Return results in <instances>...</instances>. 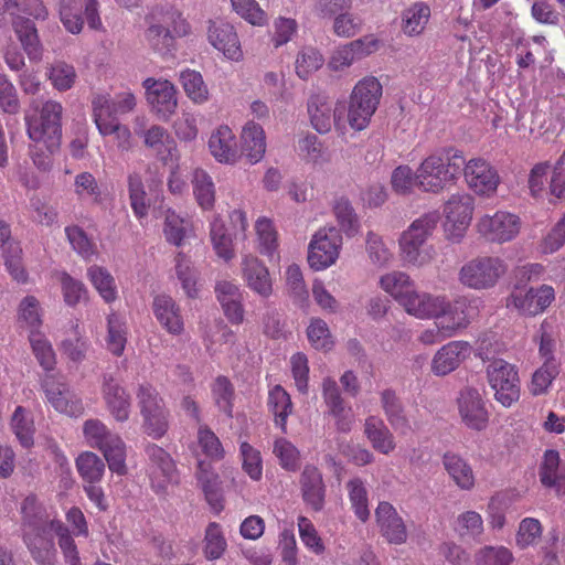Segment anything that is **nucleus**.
I'll return each mask as SVG.
<instances>
[{
	"label": "nucleus",
	"instance_id": "19",
	"mask_svg": "<svg viewBox=\"0 0 565 565\" xmlns=\"http://www.w3.org/2000/svg\"><path fill=\"white\" fill-rule=\"evenodd\" d=\"M344 106L337 104L333 106L332 102L322 95L312 96L308 102V115L310 124L319 134H327L334 125L338 131L343 132L347 127L343 117Z\"/></svg>",
	"mask_w": 565,
	"mask_h": 565
},
{
	"label": "nucleus",
	"instance_id": "28",
	"mask_svg": "<svg viewBox=\"0 0 565 565\" xmlns=\"http://www.w3.org/2000/svg\"><path fill=\"white\" fill-rule=\"evenodd\" d=\"M152 310L157 321L168 333L181 335L184 332V320L181 309L172 297L168 295L154 297Z\"/></svg>",
	"mask_w": 565,
	"mask_h": 565
},
{
	"label": "nucleus",
	"instance_id": "30",
	"mask_svg": "<svg viewBox=\"0 0 565 565\" xmlns=\"http://www.w3.org/2000/svg\"><path fill=\"white\" fill-rule=\"evenodd\" d=\"M103 396L107 409L116 422L124 423L129 419L131 401L126 390L114 379H106L103 386Z\"/></svg>",
	"mask_w": 565,
	"mask_h": 565
},
{
	"label": "nucleus",
	"instance_id": "45",
	"mask_svg": "<svg viewBox=\"0 0 565 565\" xmlns=\"http://www.w3.org/2000/svg\"><path fill=\"white\" fill-rule=\"evenodd\" d=\"M227 550V541L221 524H207L203 539V555L209 561L220 559Z\"/></svg>",
	"mask_w": 565,
	"mask_h": 565
},
{
	"label": "nucleus",
	"instance_id": "11",
	"mask_svg": "<svg viewBox=\"0 0 565 565\" xmlns=\"http://www.w3.org/2000/svg\"><path fill=\"white\" fill-rule=\"evenodd\" d=\"M476 231L480 237L492 244H505L515 239L522 230L521 217L508 210H497L478 217Z\"/></svg>",
	"mask_w": 565,
	"mask_h": 565
},
{
	"label": "nucleus",
	"instance_id": "12",
	"mask_svg": "<svg viewBox=\"0 0 565 565\" xmlns=\"http://www.w3.org/2000/svg\"><path fill=\"white\" fill-rule=\"evenodd\" d=\"M93 119L102 136H114L116 146L121 151L132 148L134 138L128 126L113 116V104L108 94H98L92 100Z\"/></svg>",
	"mask_w": 565,
	"mask_h": 565
},
{
	"label": "nucleus",
	"instance_id": "43",
	"mask_svg": "<svg viewBox=\"0 0 565 565\" xmlns=\"http://www.w3.org/2000/svg\"><path fill=\"white\" fill-rule=\"evenodd\" d=\"M365 252L370 263L379 268L390 266L394 260V253L388 242L374 232L366 234Z\"/></svg>",
	"mask_w": 565,
	"mask_h": 565
},
{
	"label": "nucleus",
	"instance_id": "8",
	"mask_svg": "<svg viewBox=\"0 0 565 565\" xmlns=\"http://www.w3.org/2000/svg\"><path fill=\"white\" fill-rule=\"evenodd\" d=\"M486 376L493 398L504 408H510L521 396V380L518 367L503 360L494 359L486 367Z\"/></svg>",
	"mask_w": 565,
	"mask_h": 565
},
{
	"label": "nucleus",
	"instance_id": "62",
	"mask_svg": "<svg viewBox=\"0 0 565 565\" xmlns=\"http://www.w3.org/2000/svg\"><path fill=\"white\" fill-rule=\"evenodd\" d=\"M128 190L130 206L139 220L146 217L150 207V200L143 188L142 180L139 174L131 173L128 178Z\"/></svg>",
	"mask_w": 565,
	"mask_h": 565
},
{
	"label": "nucleus",
	"instance_id": "23",
	"mask_svg": "<svg viewBox=\"0 0 565 565\" xmlns=\"http://www.w3.org/2000/svg\"><path fill=\"white\" fill-rule=\"evenodd\" d=\"M209 43L227 60L239 62L243 60V50L237 32L228 22H211L207 30Z\"/></svg>",
	"mask_w": 565,
	"mask_h": 565
},
{
	"label": "nucleus",
	"instance_id": "41",
	"mask_svg": "<svg viewBox=\"0 0 565 565\" xmlns=\"http://www.w3.org/2000/svg\"><path fill=\"white\" fill-rule=\"evenodd\" d=\"M511 507V498L505 492H497L490 497L486 514L488 525L492 531H502L508 523V512Z\"/></svg>",
	"mask_w": 565,
	"mask_h": 565
},
{
	"label": "nucleus",
	"instance_id": "59",
	"mask_svg": "<svg viewBox=\"0 0 565 565\" xmlns=\"http://www.w3.org/2000/svg\"><path fill=\"white\" fill-rule=\"evenodd\" d=\"M454 530L462 539L479 537L484 530L483 519L477 511H463L456 518Z\"/></svg>",
	"mask_w": 565,
	"mask_h": 565
},
{
	"label": "nucleus",
	"instance_id": "20",
	"mask_svg": "<svg viewBox=\"0 0 565 565\" xmlns=\"http://www.w3.org/2000/svg\"><path fill=\"white\" fill-rule=\"evenodd\" d=\"M241 277L246 287L263 299L274 294V278L265 263L253 253H244L239 263Z\"/></svg>",
	"mask_w": 565,
	"mask_h": 565
},
{
	"label": "nucleus",
	"instance_id": "63",
	"mask_svg": "<svg viewBox=\"0 0 565 565\" xmlns=\"http://www.w3.org/2000/svg\"><path fill=\"white\" fill-rule=\"evenodd\" d=\"M11 428L24 448H30L33 445V420L26 409L18 406L11 417Z\"/></svg>",
	"mask_w": 565,
	"mask_h": 565
},
{
	"label": "nucleus",
	"instance_id": "57",
	"mask_svg": "<svg viewBox=\"0 0 565 565\" xmlns=\"http://www.w3.org/2000/svg\"><path fill=\"white\" fill-rule=\"evenodd\" d=\"M82 0H60L58 15L65 30L72 34H78L83 30Z\"/></svg>",
	"mask_w": 565,
	"mask_h": 565
},
{
	"label": "nucleus",
	"instance_id": "7",
	"mask_svg": "<svg viewBox=\"0 0 565 565\" xmlns=\"http://www.w3.org/2000/svg\"><path fill=\"white\" fill-rule=\"evenodd\" d=\"M343 247L341 231L332 225L318 228L307 247V263L313 271H323L334 266Z\"/></svg>",
	"mask_w": 565,
	"mask_h": 565
},
{
	"label": "nucleus",
	"instance_id": "22",
	"mask_svg": "<svg viewBox=\"0 0 565 565\" xmlns=\"http://www.w3.org/2000/svg\"><path fill=\"white\" fill-rule=\"evenodd\" d=\"M149 456V478L151 486L157 492H166L169 487L178 481L177 470L171 457L158 446L147 448Z\"/></svg>",
	"mask_w": 565,
	"mask_h": 565
},
{
	"label": "nucleus",
	"instance_id": "61",
	"mask_svg": "<svg viewBox=\"0 0 565 565\" xmlns=\"http://www.w3.org/2000/svg\"><path fill=\"white\" fill-rule=\"evenodd\" d=\"M233 11L253 26H265L268 22L266 11L256 0H230Z\"/></svg>",
	"mask_w": 565,
	"mask_h": 565
},
{
	"label": "nucleus",
	"instance_id": "48",
	"mask_svg": "<svg viewBox=\"0 0 565 565\" xmlns=\"http://www.w3.org/2000/svg\"><path fill=\"white\" fill-rule=\"evenodd\" d=\"M175 275L186 296L196 298L200 291L199 273L183 253H179L175 256Z\"/></svg>",
	"mask_w": 565,
	"mask_h": 565
},
{
	"label": "nucleus",
	"instance_id": "35",
	"mask_svg": "<svg viewBox=\"0 0 565 565\" xmlns=\"http://www.w3.org/2000/svg\"><path fill=\"white\" fill-rule=\"evenodd\" d=\"M544 536V525L537 518L525 516L516 525L514 533V546L519 551L535 550L540 546Z\"/></svg>",
	"mask_w": 565,
	"mask_h": 565
},
{
	"label": "nucleus",
	"instance_id": "58",
	"mask_svg": "<svg viewBox=\"0 0 565 565\" xmlns=\"http://www.w3.org/2000/svg\"><path fill=\"white\" fill-rule=\"evenodd\" d=\"M475 565H511L514 562L512 551L503 545H484L476 551Z\"/></svg>",
	"mask_w": 565,
	"mask_h": 565
},
{
	"label": "nucleus",
	"instance_id": "56",
	"mask_svg": "<svg viewBox=\"0 0 565 565\" xmlns=\"http://www.w3.org/2000/svg\"><path fill=\"white\" fill-rule=\"evenodd\" d=\"M310 345L318 351H330L334 345L328 323L321 318H311L306 330Z\"/></svg>",
	"mask_w": 565,
	"mask_h": 565
},
{
	"label": "nucleus",
	"instance_id": "31",
	"mask_svg": "<svg viewBox=\"0 0 565 565\" xmlns=\"http://www.w3.org/2000/svg\"><path fill=\"white\" fill-rule=\"evenodd\" d=\"M209 236L215 255L225 263L232 262L235 257L236 236L228 232L221 215H214L209 222Z\"/></svg>",
	"mask_w": 565,
	"mask_h": 565
},
{
	"label": "nucleus",
	"instance_id": "16",
	"mask_svg": "<svg viewBox=\"0 0 565 565\" xmlns=\"http://www.w3.org/2000/svg\"><path fill=\"white\" fill-rule=\"evenodd\" d=\"M150 110L163 121L169 120L178 108V89L166 78L148 77L142 82Z\"/></svg>",
	"mask_w": 565,
	"mask_h": 565
},
{
	"label": "nucleus",
	"instance_id": "24",
	"mask_svg": "<svg viewBox=\"0 0 565 565\" xmlns=\"http://www.w3.org/2000/svg\"><path fill=\"white\" fill-rule=\"evenodd\" d=\"M207 149L218 163L234 166L241 160L236 136L227 125H220L211 131Z\"/></svg>",
	"mask_w": 565,
	"mask_h": 565
},
{
	"label": "nucleus",
	"instance_id": "37",
	"mask_svg": "<svg viewBox=\"0 0 565 565\" xmlns=\"http://www.w3.org/2000/svg\"><path fill=\"white\" fill-rule=\"evenodd\" d=\"M179 83L191 103L204 105L211 98V93L202 74L199 71L185 68L179 73Z\"/></svg>",
	"mask_w": 565,
	"mask_h": 565
},
{
	"label": "nucleus",
	"instance_id": "15",
	"mask_svg": "<svg viewBox=\"0 0 565 565\" xmlns=\"http://www.w3.org/2000/svg\"><path fill=\"white\" fill-rule=\"evenodd\" d=\"M457 409L460 422L467 429L481 433L489 427L488 402L478 388L466 386L460 390L457 396Z\"/></svg>",
	"mask_w": 565,
	"mask_h": 565
},
{
	"label": "nucleus",
	"instance_id": "46",
	"mask_svg": "<svg viewBox=\"0 0 565 565\" xmlns=\"http://www.w3.org/2000/svg\"><path fill=\"white\" fill-rule=\"evenodd\" d=\"M143 142L147 147L160 151L162 146H166L167 154L162 156L164 163L168 160H178L179 150L175 141L169 136L166 128L153 125L143 134Z\"/></svg>",
	"mask_w": 565,
	"mask_h": 565
},
{
	"label": "nucleus",
	"instance_id": "32",
	"mask_svg": "<svg viewBox=\"0 0 565 565\" xmlns=\"http://www.w3.org/2000/svg\"><path fill=\"white\" fill-rule=\"evenodd\" d=\"M364 435L372 448L382 455H390L396 449L397 444L393 433L380 417L365 418Z\"/></svg>",
	"mask_w": 565,
	"mask_h": 565
},
{
	"label": "nucleus",
	"instance_id": "47",
	"mask_svg": "<svg viewBox=\"0 0 565 565\" xmlns=\"http://www.w3.org/2000/svg\"><path fill=\"white\" fill-rule=\"evenodd\" d=\"M21 513L24 520V532L50 527V523L53 521L50 520L46 510L33 495H29L23 500Z\"/></svg>",
	"mask_w": 565,
	"mask_h": 565
},
{
	"label": "nucleus",
	"instance_id": "38",
	"mask_svg": "<svg viewBox=\"0 0 565 565\" xmlns=\"http://www.w3.org/2000/svg\"><path fill=\"white\" fill-rule=\"evenodd\" d=\"M300 483L303 500L313 510H320L324 501V484L319 470L316 467H306Z\"/></svg>",
	"mask_w": 565,
	"mask_h": 565
},
{
	"label": "nucleus",
	"instance_id": "18",
	"mask_svg": "<svg viewBox=\"0 0 565 565\" xmlns=\"http://www.w3.org/2000/svg\"><path fill=\"white\" fill-rule=\"evenodd\" d=\"M45 402L54 411L70 417H78L84 413L82 399L70 386L55 375H46L42 381Z\"/></svg>",
	"mask_w": 565,
	"mask_h": 565
},
{
	"label": "nucleus",
	"instance_id": "13",
	"mask_svg": "<svg viewBox=\"0 0 565 565\" xmlns=\"http://www.w3.org/2000/svg\"><path fill=\"white\" fill-rule=\"evenodd\" d=\"M555 300L552 286H515L507 299V307L524 317H536L547 310Z\"/></svg>",
	"mask_w": 565,
	"mask_h": 565
},
{
	"label": "nucleus",
	"instance_id": "14",
	"mask_svg": "<svg viewBox=\"0 0 565 565\" xmlns=\"http://www.w3.org/2000/svg\"><path fill=\"white\" fill-rule=\"evenodd\" d=\"M137 397L145 434L154 439L161 438L169 427L163 398L151 386H140Z\"/></svg>",
	"mask_w": 565,
	"mask_h": 565
},
{
	"label": "nucleus",
	"instance_id": "60",
	"mask_svg": "<svg viewBox=\"0 0 565 565\" xmlns=\"http://www.w3.org/2000/svg\"><path fill=\"white\" fill-rule=\"evenodd\" d=\"M46 74L53 88L58 92L70 90L77 79L75 67L62 61L53 63Z\"/></svg>",
	"mask_w": 565,
	"mask_h": 565
},
{
	"label": "nucleus",
	"instance_id": "26",
	"mask_svg": "<svg viewBox=\"0 0 565 565\" xmlns=\"http://www.w3.org/2000/svg\"><path fill=\"white\" fill-rule=\"evenodd\" d=\"M441 465L449 480L461 491H471L477 484V475L472 465L462 455L446 451Z\"/></svg>",
	"mask_w": 565,
	"mask_h": 565
},
{
	"label": "nucleus",
	"instance_id": "1",
	"mask_svg": "<svg viewBox=\"0 0 565 565\" xmlns=\"http://www.w3.org/2000/svg\"><path fill=\"white\" fill-rule=\"evenodd\" d=\"M409 316L419 320H434V326L425 328L418 334L417 340L424 345H433L452 338L471 322L467 299L451 300L444 294H436Z\"/></svg>",
	"mask_w": 565,
	"mask_h": 565
},
{
	"label": "nucleus",
	"instance_id": "3",
	"mask_svg": "<svg viewBox=\"0 0 565 565\" xmlns=\"http://www.w3.org/2000/svg\"><path fill=\"white\" fill-rule=\"evenodd\" d=\"M439 221L437 212L426 213L414 220L398 236V257L408 268H424L436 258L434 245L428 244Z\"/></svg>",
	"mask_w": 565,
	"mask_h": 565
},
{
	"label": "nucleus",
	"instance_id": "36",
	"mask_svg": "<svg viewBox=\"0 0 565 565\" xmlns=\"http://www.w3.org/2000/svg\"><path fill=\"white\" fill-rule=\"evenodd\" d=\"M430 19V7L423 1H416L405 8L401 14V30L407 36L420 35Z\"/></svg>",
	"mask_w": 565,
	"mask_h": 565
},
{
	"label": "nucleus",
	"instance_id": "42",
	"mask_svg": "<svg viewBox=\"0 0 565 565\" xmlns=\"http://www.w3.org/2000/svg\"><path fill=\"white\" fill-rule=\"evenodd\" d=\"M198 481L205 493L206 500L214 510H222L223 505L218 498V490L221 486L218 475L212 469L210 463L199 461L196 471Z\"/></svg>",
	"mask_w": 565,
	"mask_h": 565
},
{
	"label": "nucleus",
	"instance_id": "49",
	"mask_svg": "<svg viewBox=\"0 0 565 565\" xmlns=\"http://www.w3.org/2000/svg\"><path fill=\"white\" fill-rule=\"evenodd\" d=\"M18 322L26 329L29 334L40 332L42 326V309L39 300L33 296L24 297L18 307Z\"/></svg>",
	"mask_w": 565,
	"mask_h": 565
},
{
	"label": "nucleus",
	"instance_id": "5",
	"mask_svg": "<svg viewBox=\"0 0 565 565\" xmlns=\"http://www.w3.org/2000/svg\"><path fill=\"white\" fill-rule=\"evenodd\" d=\"M383 95L380 79L366 75L359 79L349 96L345 122L355 131L366 129L376 113Z\"/></svg>",
	"mask_w": 565,
	"mask_h": 565
},
{
	"label": "nucleus",
	"instance_id": "17",
	"mask_svg": "<svg viewBox=\"0 0 565 565\" xmlns=\"http://www.w3.org/2000/svg\"><path fill=\"white\" fill-rule=\"evenodd\" d=\"M463 179L476 195L486 199L493 198L501 183L497 169L483 158L463 161Z\"/></svg>",
	"mask_w": 565,
	"mask_h": 565
},
{
	"label": "nucleus",
	"instance_id": "55",
	"mask_svg": "<svg viewBox=\"0 0 565 565\" xmlns=\"http://www.w3.org/2000/svg\"><path fill=\"white\" fill-rule=\"evenodd\" d=\"M239 458L243 471L253 480L259 481L263 478V457L256 447L246 440L239 441Z\"/></svg>",
	"mask_w": 565,
	"mask_h": 565
},
{
	"label": "nucleus",
	"instance_id": "53",
	"mask_svg": "<svg viewBox=\"0 0 565 565\" xmlns=\"http://www.w3.org/2000/svg\"><path fill=\"white\" fill-rule=\"evenodd\" d=\"M13 28L29 56L39 60L41 50L34 24L29 19L18 17L13 21Z\"/></svg>",
	"mask_w": 565,
	"mask_h": 565
},
{
	"label": "nucleus",
	"instance_id": "25",
	"mask_svg": "<svg viewBox=\"0 0 565 565\" xmlns=\"http://www.w3.org/2000/svg\"><path fill=\"white\" fill-rule=\"evenodd\" d=\"M375 520L382 536L390 543L401 545L407 541V529L393 504L381 501L375 509Z\"/></svg>",
	"mask_w": 565,
	"mask_h": 565
},
{
	"label": "nucleus",
	"instance_id": "9",
	"mask_svg": "<svg viewBox=\"0 0 565 565\" xmlns=\"http://www.w3.org/2000/svg\"><path fill=\"white\" fill-rule=\"evenodd\" d=\"M473 211L475 199L469 193L458 192L448 198L443 205V231L448 242H462L471 224Z\"/></svg>",
	"mask_w": 565,
	"mask_h": 565
},
{
	"label": "nucleus",
	"instance_id": "40",
	"mask_svg": "<svg viewBox=\"0 0 565 565\" xmlns=\"http://www.w3.org/2000/svg\"><path fill=\"white\" fill-rule=\"evenodd\" d=\"M192 192L199 207L211 211L215 205V184L212 177L203 169H195L192 173Z\"/></svg>",
	"mask_w": 565,
	"mask_h": 565
},
{
	"label": "nucleus",
	"instance_id": "52",
	"mask_svg": "<svg viewBox=\"0 0 565 565\" xmlns=\"http://www.w3.org/2000/svg\"><path fill=\"white\" fill-rule=\"evenodd\" d=\"M99 450L103 452L113 472L120 476L126 473V445L118 435L110 437Z\"/></svg>",
	"mask_w": 565,
	"mask_h": 565
},
{
	"label": "nucleus",
	"instance_id": "10",
	"mask_svg": "<svg viewBox=\"0 0 565 565\" xmlns=\"http://www.w3.org/2000/svg\"><path fill=\"white\" fill-rule=\"evenodd\" d=\"M507 266L498 257H476L466 262L458 271V280L466 288L486 290L494 287Z\"/></svg>",
	"mask_w": 565,
	"mask_h": 565
},
{
	"label": "nucleus",
	"instance_id": "34",
	"mask_svg": "<svg viewBox=\"0 0 565 565\" xmlns=\"http://www.w3.org/2000/svg\"><path fill=\"white\" fill-rule=\"evenodd\" d=\"M49 527H42L35 531H25L24 542L31 552L34 561L41 565H54L56 561V551L52 540L47 539Z\"/></svg>",
	"mask_w": 565,
	"mask_h": 565
},
{
	"label": "nucleus",
	"instance_id": "29",
	"mask_svg": "<svg viewBox=\"0 0 565 565\" xmlns=\"http://www.w3.org/2000/svg\"><path fill=\"white\" fill-rule=\"evenodd\" d=\"M162 233L167 243L177 247L196 236L192 221L172 209L164 211Z\"/></svg>",
	"mask_w": 565,
	"mask_h": 565
},
{
	"label": "nucleus",
	"instance_id": "21",
	"mask_svg": "<svg viewBox=\"0 0 565 565\" xmlns=\"http://www.w3.org/2000/svg\"><path fill=\"white\" fill-rule=\"evenodd\" d=\"M472 345L462 340L450 341L440 347L430 361V371L436 376H446L456 371L472 354Z\"/></svg>",
	"mask_w": 565,
	"mask_h": 565
},
{
	"label": "nucleus",
	"instance_id": "54",
	"mask_svg": "<svg viewBox=\"0 0 565 565\" xmlns=\"http://www.w3.org/2000/svg\"><path fill=\"white\" fill-rule=\"evenodd\" d=\"M333 213L347 236L351 237L359 233L360 222L359 217L347 198H338L333 203Z\"/></svg>",
	"mask_w": 565,
	"mask_h": 565
},
{
	"label": "nucleus",
	"instance_id": "33",
	"mask_svg": "<svg viewBox=\"0 0 565 565\" xmlns=\"http://www.w3.org/2000/svg\"><path fill=\"white\" fill-rule=\"evenodd\" d=\"M254 230L258 252L268 260L278 262L280 259L279 239L274 222L266 216H259L255 221Z\"/></svg>",
	"mask_w": 565,
	"mask_h": 565
},
{
	"label": "nucleus",
	"instance_id": "50",
	"mask_svg": "<svg viewBox=\"0 0 565 565\" xmlns=\"http://www.w3.org/2000/svg\"><path fill=\"white\" fill-rule=\"evenodd\" d=\"M268 406L274 414L276 425L286 433L287 418L292 411L289 394L279 385L273 387L268 396Z\"/></svg>",
	"mask_w": 565,
	"mask_h": 565
},
{
	"label": "nucleus",
	"instance_id": "4",
	"mask_svg": "<svg viewBox=\"0 0 565 565\" xmlns=\"http://www.w3.org/2000/svg\"><path fill=\"white\" fill-rule=\"evenodd\" d=\"M463 164V157L457 150H443L425 157L417 167V188L431 194H439L455 185Z\"/></svg>",
	"mask_w": 565,
	"mask_h": 565
},
{
	"label": "nucleus",
	"instance_id": "64",
	"mask_svg": "<svg viewBox=\"0 0 565 565\" xmlns=\"http://www.w3.org/2000/svg\"><path fill=\"white\" fill-rule=\"evenodd\" d=\"M76 467L81 477L88 483L98 482L105 471L103 460L90 451H84L77 457Z\"/></svg>",
	"mask_w": 565,
	"mask_h": 565
},
{
	"label": "nucleus",
	"instance_id": "2",
	"mask_svg": "<svg viewBox=\"0 0 565 565\" xmlns=\"http://www.w3.org/2000/svg\"><path fill=\"white\" fill-rule=\"evenodd\" d=\"M62 114V104L52 99L41 105L33 103L25 113L26 132L34 143L32 160L42 170L52 167L51 156L60 149Z\"/></svg>",
	"mask_w": 565,
	"mask_h": 565
},
{
	"label": "nucleus",
	"instance_id": "39",
	"mask_svg": "<svg viewBox=\"0 0 565 565\" xmlns=\"http://www.w3.org/2000/svg\"><path fill=\"white\" fill-rule=\"evenodd\" d=\"M86 276L106 303H113L118 299V287L115 277L106 267L92 265L87 268Z\"/></svg>",
	"mask_w": 565,
	"mask_h": 565
},
{
	"label": "nucleus",
	"instance_id": "44",
	"mask_svg": "<svg viewBox=\"0 0 565 565\" xmlns=\"http://www.w3.org/2000/svg\"><path fill=\"white\" fill-rule=\"evenodd\" d=\"M127 343V326L122 316L110 312L107 317V350L114 355H121Z\"/></svg>",
	"mask_w": 565,
	"mask_h": 565
},
{
	"label": "nucleus",
	"instance_id": "51",
	"mask_svg": "<svg viewBox=\"0 0 565 565\" xmlns=\"http://www.w3.org/2000/svg\"><path fill=\"white\" fill-rule=\"evenodd\" d=\"M347 488L355 516L361 522H366L370 519V509L365 482L360 478H353L348 482Z\"/></svg>",
	"mask_w": 565,
	"mask_h": 565
},
{
	"label": "nucleus",
	"instance_id": "27",
	"mask_svg": "<svg viewBox=\"0 0 565 565\" xmlns=\"http://www.w3.org/2000/svg\"><path fill=\"white\" fill-rule=\"evenodd\" d=\"M267 149L266 134L264 128L253 121H247L239 134L238 151L248 163L256 164L263 160Z\"/></svg>",
	"mask_w": 565,
	"mask_h": 565
},
{
	"label": "nucleus",
	"instance_id": "6",
	"mask_svg": "<svg viewBox=\"0 0 565 565\" xmlns=\"http://www.w3.org/2000/svg\"><path fill=\"white\" fill-rule=\"evenodd\" d=\"M379 287L409 315L436 294L418 290L415 280L403 270H390L379 277Z\"/></svg>",
	"mask_w": 565,
	"mask_h": 565
}]
</instances>
